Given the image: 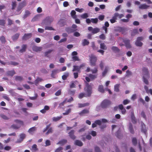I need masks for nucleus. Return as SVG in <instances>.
<instances>
[{"instance_id":"nucleus-1","label":"nucleus","mask_w":152,"mask_h":152,"mask_svg":"<svg viewBox=\"0 0 152 152\" xmlns=\"http://www.w3.org/2000/svg\"><path fill=\"white\" fill-rule=\"evenodd\" d=\"M86 83V87L85 88L84 90L87 93V94L86 95L85 93H82L80 94L78 97L80 99L83 98L84 96L87 97L90 96L92 93V86L93 84H90V85L87 83L85 82Z\"/></svg>"},{"instance_id":"nucleus-2","label":"nucleus","mask_w":152,"mask_h":152,"mask_svg":"<svg viewBox=\"0 0 152 152\" xmlns=\"http://www.w3.org/2000/svg\"><path fill=\"white\" fill-rule=\"evenodd\" d=\"M53 19L52 17L48 16L43 20L41 23L42 25H49L53 21Z\"/></svg>"},{"instance_id":"nucleus-3","label":"nucleus","mask_w":152,"mask_h":152,"mask_svg":"<svg viewBox=\"0 0 152 152\" xmlns=\"http://www.w3.org/2000/svg\"><path fill=\"white\" fill-rule=\"evenodd\" d=\"M111 102L110 101L104 99L102 102L101 104V106L103 108H106L108 107L111 104Z\"/></svg>"},{"instance_id":"nucleus-4","label":"nucleus","mask_w":152,"mask_h":152,"mask_svg":"<svg viewBox=\"0 0 152 152\" xmlns=\"http://www.w3.org/2000/svg\"><path fill=\"white\" fill-rule=\"evenodd\" d=\"M89 56L91 65L93 66H95L96 65V62L97 60L96 57L93 54H91Z\"/></svg>"},{"instance_id":"nucleus-5","label":"nucleus","mask_w":152,"mask_h":152,"mask_svg":"<svg viewBox=\"0 0 152 152\" xmlns=\"http://www.w3.org/2000/svg\"><path fill=\"white\" fill-rule=\"evenodd\" d=\"M77 52L74 51L72 53V59L73 61H80V59L79 57L77 56Z\"/></svg>"},{"instance_id":"nucleus-6","label":"nucleus","mask_w":152,"mask_h":152,"mask_svg":"<svg viewBox=\"0 0 152 152\" xmlns=\"http://www.w3.org/2000/svg\"><path fill=\"white\" fill-rule=\"evenodd\" d=\"M60 72L61 71L58 69H53L51 71V77L54 78H56L57 77L56 74Z\"/></svg>"},{"instance_id":"nucleus-7","label":"nucleus","mask_w":152,"mask_h":152,"mask_svg":"<svg viewBox=\"0 0 152 152\" xmlns=\"http://www.w3.org/2000/svg\"><path fill=\"white\" fill-rule=\"evenodd\" d=\"M123 42L125 43V46L127 48H131L129 40L127 39H124L123 40Z\"/></svg>"},{"instance_id":"nucleus-8","label":"nucleus","mask_w":152,"mask_h":152,"mask_svg":"<svg viewBox=\"0 0 152 152\" xmlns=\"http://www.w3.org/2000/svg\"><path fill=\"white\" fill-rule=\"evenodd\" d=\"M26 134L24 133H22L20 134V138L18 139L16 141L17 143H20L26 137Z\"/></svg>"},{"instance_id":"nucleus-9","label":"nucleus","mask_w":152,"mask_h":152,"mask_svg":"<svg viewBox=\"0 0 152 152\" xmlns=\"http://www.w3.org/2000/svg\"><path fill=\"white\" fill-rule=\"evenodd\" d=\"M32 36V34L31 33L25 34L22 37V39L26 40L30 38Z\"/></svg>"},{"instance_id":"nucleus-10","label":"nucleus","mask_w":152,"mask_h":152,"mask_svg":"<svg viewBox=\"0 0 152 152\" xmlns=\"http://www.w3.org/2000/svg\"><path fill=\"white\" fill-rule=\"evenodd\" d=\"M107 122V121L105 119H102L101 120H96L95 123L96 124H98L100 126L102 123H106Z\"/></svg>"},{"instance_id":"nucleus-11","label":"nucleus","mask_w":152,"mask_h":152,"mask_svg":"<svg viewBox=\"0 0 152 152\" xmlns=\"http://www.w3.org/2000/svg\"><path fill=\"white\" fill-rule=\"evenodd\" d=\"M142 72L143 76H145L147 78H149V77L148 69L147 68H143L142 69Z\"/></svg>"},{"instance_id":"nucleus-12","label":"nucleus","mask_w":152,"mask_h":152,"mask_svg":"<svg viewBox=\"0 0 152 152\" xmlns=\"http://www.w3.org/2000/svg\"><path fill=\"white\" fill-rule=\"evenodd\" d=\"M65 30L69 34L77 30V29H73L71 27H67L66 28Z\"/></svg>"},{"instance_id":"nucleus-13","label":"nucleus","mask_w":152,"mask_h":152,"mask_svg":"<svg viewBox=\"0 0 152 152\" xmlns=\"http://www.w3.org/2000/svg\"><path fill=\"white\" fill-rule=\"evenodd\" d=\"M89 111L87 109H85L82 110L79 113V114L81 116H84L86 114H88L89 113Z\"/></svg>"},{"instance_id":"nucleus-14","label":"nucleus","mask_w":152,"mask_h":152,"mask_svg":"<svg viewBox=\"0 0 152 152\" xmlns=\"http://www.w3.org/2000/svg\"><path fill=\"white\" fill-rule=\"evenodd\" d=\"M42 47H37L36 46H34L32 47V50H33L38 52L41 51L42 50Z\"/></svg>"},{"instance_id":"nucleus-15","label":"nucleus","mask_w":152,"mask_h":152,"mask_svg":"<svg viewBox=\"0 0 152 152\" xmlns=\"http://www.w3.org/2000/svg\"><path fill=\"white\" fill-rule=\"evenodd\" d=\"M149 7V6L145 4H140L139 6V8L141 9H146Z\"/></svg>"},{"instance_id":"nucleus-16","label":"nucleus","mask_w":152,"mask_h":152,"mask_svg":"<svg viewBox=\"0 0 152 152\" xmlns=\"http://www.w3.org/2000/svg\"><path fill=\"white\" fill-rule=\"evenodd\" d=\"M74 133L75 131L73 130H72L69 133L70 137L73 140L75 138V137L74 135Z\"/></svg>"},{"instance_id":"nucleus-17","label":"nucleus","mask_w":152,"mask_h":152,"mask_svg":"<svg viewBox=\"0 0 152 152\" xmlns=\"http://www.w3.org/2000/svg\"><path fill=\"white\" fill-rule=\"evenodd\" d=\"M109 69V67L108 66H106L105 67L104 70L102 73L103 77H104L106 75Z\"/></svg>"},{"instance_id":"nucleus-18","label":"nucleus","mask_w":152,"mask_h":152,"mask_svg":"<svg viewBox=\"0 0 152 152\" xmlns=\"http://www.w3.org/2000/svg\"><path fill=\"white\" fill-rule=\"evenodd\" d=\"M89 43V41L86 39H84L82 41V45L83 46L88 45Z\"/></svg>"},{"instance_id":"nucleus-19","label":"nucleus","mask_w":152,"mask_h":152,"mask_svg":"<svg viewBox=\"0 0 152 152\" xmlns=\"http://www.w3.org/2000/svg\"><path fill=\"white\" fill-rule=\"evenodd\" d=\"M36 128L34 126L30 128L28 130V132L30 134H32L36 130Z\"/></svg>"},{"instance_id":"nucleus-20","label":"nucleus","mask_w":152,"mask_h":152,"mask_svg":"<svg viewBox=\"0 0 152 152\" xmlns=\"http://www.w3.org/2000/svg\"><path fill=\"white\" fill-rule=\"evenodd\" d=\"M129 128L130 132L132 134H134V131L132 127V124L130 123L129 124Z\"/></svg>"},{"instance_id":"nucleus-21","label":"nucleus","mask_w":152,"mask_h":152,"mask_svg":"<svg viewBox=\"0 0 152 152\" xmlns=\"http://www.w3.org/2000/svg\"><path fill=\"white\" fill-rule=\"evenodd\" d=\"M131 118L132 121L133 123H135L136 122V121L135 118L134 117V113L133 112L131 113Z\"/></svg>"},{"instance_id":"nucleus-22","label":"nucleus","mask_w":152,"mask_h":152,"mask_svg":"<svg viewBox=\"0 0 152 152\" xmlns=\"http://www.w3.org/2000/svg\"><path fill=\"white\" fill-rule=\"evenodd\" d=\"M31 150L33 152H34L37 151L38 148H37V145L36 144L33 145L32 146V148L31 149Z\"/></svg>"},{"instance_id":"nucleus-23","label":"nucleus","mask_w":152,"mask_h":152,"mask_svg":"<svg viewBox=\"0 0 152 152\" xmlns=\"http://www.w3.org/2000/svg\"><path fill=\"white\" fill-rule=\"evenodd\" d=\"M73 67H74V68L72 70L73 72H74V71H77L78 72H80V69L79 66H74Z\"/></svg>"},{"instance_id":"nucleus-24","label":"nucleus","mask_w":152,"mask_h":152,"mask_svg":"<svg viewBox=\"0 0 152 152\" xmlns=\"http://www.w3.org/2000/svg\"><path fill=\"white\" fill-rule=\"evenodd\" d=\"M89 103H86L83 104H78V107L81 108L84 107L86 106H88L89 105Z\"/></svg>"},{"instance_id":"nucleus-25","label":"nucleus","mask_w":152,"mask_h":152,"mask_svg":"<svg viewBox=\"0 0 152 152\" xmlns=\"http://www.w3.org/2000/svg\"><path fill=\"white\" fill-rule=\"evenodd\" d=\"M43 80L42 78L39 77H37L34 81V83L36 86H37L39 82H41Z\"/></svg>"},{"instance_id":"nucleus-26","label":"nucleus","mask_w":152,"mask_h":152,"mask_svg":"<svg viewBox=\"0 0 152 152\" xmlns=\"http://www.w3.org/2000/svg\"><path fill=\"white\" fill-rule=\"evenodd\" d=\"M98 91L101 92L103 93L104 92V87L102 85H99L98 86Z\"/></svg>"},{"instance_id":"nucleus-27","label":"nucleus","mask_w":152,"mask_h":152,"mask_svg":"<svg viewBox=\"0 0 152 152\" xmlns=\"http://www.w3.org/2000/svg\"><path fill=\"white\" fill-rule=\"evenodd\" d=\"M69 75V73L68 72H66L62 76V78L64 80H66Z\"/></svg>"},{"instance_id":"nucleus-28","label":"nucleus","mask_w":152,"mask_h":152,"mask_svg":"<svg viewBox=\"0 0 152 152\" xmlns=\"http://www.w3.org/2000/svg\"><path fill=\"white\" fill-rule=\"evenodd\" d=\"M149 78H147L145 76H143V82L147 85H148V79Z\"/></svg>"},{"instance_id":"nucleus-29","label":"nucleus","mask_w":152,"mask_h":152,"mask_svg":"<svg viewBox=\"0 0 152 152\" xmlns=\"http://www.w3.org/2000/svg\"><path fill=\"white\" fill-rule=\"evenodd\" d=\"M75 144L76 145L80 146H82L83 145V143L82 142L78 140H76L75 141Z\"/></svg>"},{"instance_id":"nucleus-30","label":"nucleus","mask_w":152,"mask_h":152,"mask_svg":"<svg viewBox=\"0 0 152 152\" xmlns=\"http://www.w3.org/2000/svg\"><path fill=\"white\" fill-rule=\"evenodd\" d=\"M89 77L92 80H94L97 78V74L93 75L92 74H90Z\"/></svg>"},{"instance_id":"nucleus-31","label":"nucleus","mask_w":152,"mask_h":152,"mask_svg":"<svg viewBox=\"0 0 152 152\" xmlns=\"http://www.w3.org/2000/svg\"><path fill=\"white\" fill-rule=\"evenodd\" d=\"M76 13V12L75 10H73L71 11L70 14L73 18H77Z\"/></svg>"},{"instance_id":"nucleus-32","label":"nucleus","mask_w":152,"mask_h":152,"mask_svg":"<svg viewBox=\"0 0 152 152\" xmlns=\"http://www.w3.org/2000/svg\"><path fill=\"white\" fill-rule=\"evenodd\" d=\"M99 31L100 29L99 28H96L93 29L92 33L94 34L99 32Z\"/></svg>"},{"instance_id":"nucleus-33","label":"nucleus","mask_w":152,"mask_h":152,"mask_svg":"<svg viewBox=\"0 0 152 152\" xmlns=\"http://www.w3.org/2000/svg\"><path fill=\"white\" fill-rule=\"evenodd\" d=\"M27 47V45H23L22 46V49L20 50V52L22 53L25 51Z\"/></svg>"},{"instance_id":"nucleus-34","label":"nucleus","mask_w":152,"mask_h":152,"mask_svg":"<svg viewBox=\"0 0 152 152\" xmlns=\"http://www.w3.org/2000/svg\"><path fill=\"white\" fill-rule=\"evenodd\" d=\"M100 45V48L104 50L107 49V47L104 43H101Z\"/></svg>"},{"instance_id":"nucleus-35","label":"nucleus","mask_w":152,"mask_h":152,"mask_svg":"<svg viewBox=\"0 0 152 152\" xmlns=\"http://www.w3.org/2000/svg\"><path fill=\"white\" fill-rule=\"evenodd\" d=\"M30 14V13L29 11L28 10H26L25 11V14L23 15V18L24 19H25L26 17H27L28 16H29Z\"/></svg>"},{"instance_id":"nucleus-36","label":"nucleus","mask_w":152,"mask_h":152,"mask_svg":"<svg viewBox=\"0 0 152 152\" xmlns=\"http://www.w3.org/2000/svg\"><path fill=\"white\" fill-rule=\"evenodd\" d=\"M20 35V34L19 33H17L15 34V35L13 36L12 37V39L14 40H17L19 36Z\"/></svg>"},{"instance_id":"nucleus-37","label":"nucleus","mask_w":152,"mask_h":152,"mask_svg":"<svg viewBox=\"0 0 152 152\" xmlns=\"http://www.w3.org/2000/svg\"><path fill=\"white\" fill-rule=\"evenodd\" d=\"M15 77V80L17 81H21L23 80V77L20 76H16Z\"/></svg>"},{"instance_id":"nucleus-38","label":"nucleus","mask_w":152,"mask_h":152,"mask_svg":"<svg viewBox=\"0 0 152 152\" xmlns=\"http://www.w3.org/2000/svg\"><path fill=\"white\" fill-rule=\"evenodd\" d=\"M21 126L20 125L18 124H13L11 126V127L14 129H18Z\"/></svg>"},{"instance_id":"nucleus-39","label":"nucleus","mask_w":152,"mask_h":152,"mask_svg":"<svg viewBox=\"0 0 152 152\" xmlns=\"http://www.w3.org/2000/svg\"><path fill=\"white\" fill-rule=\"evenodd\" d=\"M53 51V50H49L45 52V56L47 57H49V56L48 55L51 52Z\"/></svg>"},{"instance_id":"nucleus-40","label":"nucleus","mask_w":152,"mask_h":152,"mask_svg":"<svg viewBox=\"0 0 152 152\" xmlns=\"http://www.w3.org/2000/svg\"><path fill=\"white\" fill-rule=\"evenodd\" d=\"M80 16L83 19H86L88 17V15L87 13H86L82 14Z\"/></svg>"},{"instance_id":"nucleus-41","label":"nucleus","mask_w":152,"mask_h":152,"mask_svg":"<svg viewBox=\"0 0 152 152\" xmlns=\"http://www.w3.org/2000/svg\"><path fill=\"white\" fill-rule=\"evenodd\" d=\"M62 118V116L53 117V120L54 121H56L59 120Z\"/></svg>"},{"instance_id":"nucleus-42","label":"nucleus","mask_w":152,"mask_h":152,"mask_svg":"<svg viewBox=\"0 0 152 152\" xmlns=\"http://www.w3.org/2000/svg\"><path fill=\"white\" fill-rule=\"evenodd\" d=\"M142 131L145 134L146 132V130L145 127V125L143 123L142 124Z\"/></svg>"},{"instance_id":"nucleus-43","label":"nucleus","mask_w":152,"mask_h":152,"mask_svg":"<svg viewBox=\"0 0 152 152\" xmlns=\"http://www.w3.org/2000/svg\"><path fill=\"white\" fill-rule=\"evenodd\" d=\"M135 44L137 46L140 47L142 45V43L140 42V41L137 40L135 42Z\"/></svg>"},{"instance_id":"nucleus-44","label":"nucleus","mask_w":152,"mask_h":152,"mask_svg":"<svg viewBox=\"0 0 152 152\" xmlns=\"http://www.w3.org/2000/svg\"><path fill=\"white\" fill-rule=\"evenodd\" d=\"M7 74L8 75L12 76L15 74V72L14 70H12L8 71Z\"/></svg>"},{"instance_id":"nucleus-45","label":"nucleus","mask_w":152,"mask_h":152,"mask_svg":"<svg viewBox=\"0 0 152 152\" xmlns=\"http://www.w3.org/2000/svg\"><path fill=\"white\" fill-rule=\"evenodd\" d=\"M0 117L2 118L4 120H8L9 119V117H7V116H6L5 115L1 114H0Z\"/></svg>"},{"instance_id":"nucleus-46","label":"nucleus","mask_w":152,"mask_h":152,"mask_svg":"<svg viewBox=\"0 0 152 152\" xmlns=\"http://www.w3.org/2000/svg\"><path fill=\"white\" fill-rule=\"evenodd\" d=\"M67 142V140H64L61 141H59L57 143V144H61L62 145L64 144Z\"/></svg>"},{"instance_id":"nucleus-47","label":"nucleus","mask_w":152,"mask_h":152,"mask_svg":"<svg viewBox=\"0 0 152 152\" xmlns=\"http://www.w3.org/2000/svg\"><path fill=\"white\" fill-rule=\"evenodd\" d=\"M14 121L15 123H18L19 125H20L21 126L23 124V122L20 120H15Z\"/></svg>"},{"instance_id":"nucleus-48","label":"nucleus","mask_w":152,"mask_h":152,"mask_svg":"<svg viewBox=\"0 0 152 152\" xmlns=\"http://www.w3.org/2000/svg\"><path fill=\"white\" fill-rule=\"evenodd\" d=\"M132 143L133 145H136L137 143V141L136 138L135 137H133L132 139Z\"/></svg>"},{"instance_id":"nucleus-49","label":"nucleus","mask_w":152,"mask_h":152,"mask_svg":"<svg viewBox=\"0 0 152 152\" xmlns=\"http://www.w3.org/2000/svg\"><path fill=\"white\" fill-rule=\"evenodd\" d=\"M0 40L2 44H4L6 42V40L5 37L3 36H2L0 38Z\"/></svg>"},{"instance_id":"nucleus-50","label":"nucleus","mask_w":152,"mask_h":152,"mask_svg":"<svg viewBox=\"0 0 152 152\" xmlns=\"http://www.w3.org/2000/svg\"><path fill=\"white\" fill-rule=\"evenodd\" d=\"M111 49L113 51L115 52H118L119 50L117 47L115 46L112 47Z\"/></svg>"},{"instance_id":"nucleus-51","label":"nucleus","mask_w":152,"mask_h":152,"mask_svg":"<svg viewBox=\"0 0 152 152\" xmlns=\"http://www.w3.org/2000/svg\"><path fill=\"white\" fill-rule=\"evenodd\" d=\"M119 84H117L115 85L114 86V90L116 92H118L119 91Z\"/></svg>"},{"instance_id":"nucleus-52","label":"nucleus","mask_w":152,"mask_h":152,"mask_svg":"<svg viewBox=\"0 0 152 152\" xmlns=\"http://www.w3.org/2000/svg\"><path fill=\"white\" fill-rule=\"evenodd\" d=\"M98 22L97 18H91V22L93 23H96Z\"/></svg>"},{"instance_id":"nucleus-53","label":"nucleus","mask_w":152,"mask_h":152,"mask_svg":"<svg viewBox=\"0 0 152 152\" xmlns=\"http://www.w3.org/2000/svg\"><path fill=\"white\" fill-rule=\"evenodd\" d=\"M12 10L14 9L16 6V1H12Z\"/></svg>"},{"instance_id":"nucleus-54","label":"nucleus","mask_w":152,"mask_h":152,"mask_svg":"<svg viewBox=\"0 0 152 152\" xmlns=\"http://www.w3.org/2000/svg\"><path fill=\"white\" fill-rule=\"evenodd\" d=\"M45 30H55L54 28L52 27L46 26L45 28Z\"/></svg>"},{"instance_id":"nucleus-55","label":"nucleus","mask_w":152,"mask_h":152,"mask_svg":"<svg viewBox=\"0 0 152 152\" xmlns=\"http://www.w3.org/2000/svg\"><path fill=\"white\" fill-rule=\"evenodd\" d=\"M3 97L5 99L7 100V101L10 100V98L6 94H4L3 96Z\"/></svg>"},{"instance_id":"nucleus-56","label":"nucleus","mask_w":152,"mask_h":152,"mask_svg":"<svg viewBox=\"0 0 152 152\" xmlns=\"http://www.w3.org/2000/svg\"><path fill=\"white\" fill-rule=\"evenodd\" d=\"M91 71L92 72V73L96 74V73L98 71L97 68L95 67L94 69H91Z\"/></svg>"},{"instance_id":"nucleus-57","label":"nucleus","mask_w":152,"mask_h":152,"mask_svg":"<svg viewBox=\"0 0 152 152\" xmlns=\"http://www.w3.org/2000/svg\"><path fill=\"white\" fill-rule=\"evenodd\" d=\"M71 109H69L66 111L65 113H63V115H68L69 113L71 112Z\"/></svg>"},{"instance_id":"nucleus-58","label":"nucleus","mask_w":152,"mask_h":152,"mask_svg":"<svg viewBox=\"0 0 152 152\" xmlns=\"http://www.w3.org/2000/svg\"><path fill=\"white\" fill-rule=\"evenodd\" d=\"M104 123H102L101 125H100V128L102 129H103L106 127V125Z\"/></svg>"},{"instance_id":"nucleus-59","label":"nucleus","mask_w":152,"mask_h":152,"mask_svg":"<svg viewBox=\"0 0 152 152\" xmlns=\"http://www.w3.org/2000/svg\"><path fill=\"white\" fill-rule=\"evenodd\" d=\"M75 85L73 81L71 82V84L70 85V87L71 88H75Z\"/></svg>"},{"instance_id":"nucleus-60","label":"nucleus","mask_w":152,"mask_h":152,"mask_svg":"<svg viewBox=\"0 0 152 152\" xmlns=\"http://www.w3.org/2000/svg\"><path fill=\"white\" fill-rule=\"evenodd\" d=\"M75 10L77 12H82L83 11L84 9L83 8L80 9L78 8H75Z\"/></svg>"},{"instance_id":"nucleus-61","label":"nucleus","mask_w":152,"mask_h":152,"mask_svg":"<svg viewBox=\"0 0 152 152\" xmlns=\"http://www.w3.org/2000/svg\"><path fill=\"white\" fill-rule=\"evenodd\" d=\"M19 5L23 8L26 5V3L25 1L23 2L20 4Z\"/></svg>"},{"instance_id":"nucleus-62","label":"nucleus","mask_w":152,"mask_h":152,"mask_svg":"<svg viewBox=\"0 0 152 152\" xmlns=\"http://www.w3.org/2000/svg\"><path fill=\"white\" fill-rule=\"evenodd\" d=\"M5 23V20H4L0 19V25L4 26Z\"/></svg>"},{"instance_id":"nucleus-63","label":"nucleus","mask_w":152,"mask_h":152,"mask_svg":"<svg viewBox=\"0 0 152 152\" xmlns=\"http://www.w3.org/2000/svg\"><path fill=\"white\" fill-rule=\"evenodd\" d=\"M62 149L63 148L62 147H59L56 149L55 152H62L61 151Z\"/></svg>"},{"instance_id":"nucleus-64","label":"nucleus","mask_w":152,"mask_h":152,"mask_svg":"<svg viewBox=\"0 0 152 152\" xmlns=\"http://www.w3.org/2000/svg\"><path fill=\"white\" fill-rule=\"evenodd\" d=\"M63 5L64 7H66L69 5V4L68 1H65L63 2Z\"/></svg>"}]
</instances>
